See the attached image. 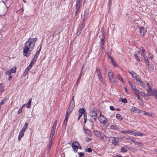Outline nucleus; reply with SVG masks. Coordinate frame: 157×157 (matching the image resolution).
Masks as SVG:
<instances>
[{
    "mask_svg": "<svg viewBox=\"0 0 157 157\" xmlns=\"http://www.w3.org/2000/svg\"><path fill=\"white\" fill-rule=\"evenodd\" d=\"M37 40V38H29L27 40L23 48V54L25 56L28 57L29 56L34 49Z\"/></svg>",
    "mask_w": 157,
    "mask_h": 157,
    "instance_id": "obj_1",
    "label": "nucleus"
},
{
    "mask_svg": "<svg viewBox=\"0 0 157 157\" xmlns=\"http://www.w3.org/2000/svg\"><path fill=\"white\" fill-rule=\"evenodd\" d=\"M140 50L142 52V56L143 57L144 62L147 64L149 67L154 69V66L151 62H149V59H152L153 58V55L150 53H149L148 55H146V52L145 49L143 47L140 48Z\"/></svg>",
    "mask_w": 157,
    "mask_h": 157,
    "instance_id": "obj_2",
    "label": "nucleus"
},
{
    "mask_svg": "<svg viewBox=\"0 0 157 157\" xmlns=\"http://www.w3.org/2000/svg\"><path fill=\"white\" fill-rule=\"evenodd\" d=\"M95 73H97V76L100 81L102 83H104L103 79L102 78V75L100 69L99 67L96 68L95 70Z\"/></svg>",
    "mask_w": 157,
    "mask_h": 157,
    "instance_id": "obj_3",
    "label": "nucleus"
},
{
    "mask_svg": "<svg viewBox=\"0 0 157 157\" xmlns=\"http://www.w3.org/2000/svg\"><path fill=\"white\" fill-rule=\"evenodd\" d=\"M94 133L95 135L101 140L104 141V139L105 137V136L103 133L97 131H94Z\"/></svg>",
    "mask_w": 157,
    "mask_h": 157,
    "instance_id": "obj_4",
    "label": "nucleus"
},
{
    "mask_svg": "<svg viewBox=\"0 0 157 157\" xmlns=\"http://www.w3.org/2000/svg\"><path fill=\"white\" fill-rule=\"evenodd\" d=\"M134 93L135 94L137 99L139 100H141L140 97V95L142 96H144L145 95V93L142 92L138 89L135 90V91L134 92Z\"/></svg>",
    "mask_w": 157,
    "mask_h": 157,
    "instance_id": "obj_5",
    "label": "nucleus"
},
{
    "mask_svg": "<svg viewBox=\"0 0 157 157\" xmlns=\"http://www.w3.org/2000/svg\"><path fill=\"white\" fill-rule=\"evenodd\" d=\"M72 147L75 152L77 151L78 149H82V147L80 144L77 141L74 142L72 144Z\"/></svg>",
    "mask_w": 157,
    "mask_h": 157,
    "instance_id": "obj_6",
    "label": "nucleus"
},
{
    "mask_svg": "<svg viewBox=\"0 0 157 157\" xmlns=\"http://www.w3.org/2000/svg\"><path fill=\"white\" fill-rule=\"evenodd\" d=\"M108 76L111 83H113L115 82V80L114 78L115 76L112 71H110L108 73Z\"/></svg>",
    "mask_w": 157,
    "mask_h": 157,
    "instance_id": "obj_7",
    "label": "nucleus"
},
{
    "mask_svg": "<svg viewBox=\"0 0 157 157\" xmlns=\"http://www.w3.org/2000/svg\"><path fill=\"white\" fill-rule=\"evenodd\" d=\"M147 92L149 95L154 96L155 98L157 99V90L148 89Z\"/></svg>",
    "mask_w": 157,
    "mask_h": 157,
    "instance_id": "obj_8",
    "label": "nucleus"
},
{
    "mask_svg": "<svg viewBox=\"0 0 157 157\" xmlns=\"http://www.w3.org/2000/svg\"><path fill=\"white\" fill-rule=\"evenodd\" d=\"M140 32L141 35L144 36L146 33L147 29L146 28L141 26V25H138Z\"/></svg>",
    "mask_w": 157,
    "mask_h": 157,
    "instance_id": "obj_9",
    "label": "nucleus"
},
{
    "mask_svg": "<svg viewBox=\"0 0 157 157\" xmlns=\"http://www.w3.org/2000/svg\"><path fill=\"white\" fill-rule=\"evenodd\" d=\"M129 134H131L132 135L134 136H146L145 134L143 133L139 132L138 131L136 132L132 130H130Z\"/></svg>",
    "mask_w": 157,
    "mask_h": 157,
    "instance_id": "obj_10",
    "label": "nucleus"
},
{
    "mask_svg": "<svg viewBox=\"0 0 157 157\" xmlns=\"http://www.w3.org/2000/svg\"><path fill=\"white\" fill-rule=\"evenodd\" d=\"M119 138L117 137H113L112 140V144L115 146H118L119 145Z\"/></svg>",
    "mask_w": 157,
    "mask_h": 157,
    "instance_id": "obj_11",
    "label": "nucleus"
},
{
    "mask_svg": "<svg viewBox=\"0 0 157 157\" xmlns=\"http://www.w3.org/2000/svg\"><path fill=\"white\" fill-rule=\"evenodd\" d=\"M57 124V120L55 121L51 131L50 134L54 135Z\"/></svg>",
    "mask_w": 157,
    "mask_h": 157,
    "instance_id": "obj_12",
    "label": "nucleus"
},
{
    "mask_svg": "<svg viewBox=\"0 0 157 157\" xmlns=\"http://www.w3.org/2000/svg\"><path fill=\"white\" fill-rule=\"evenodd\" d=\"M54 138V135H52L50 134L49 143L48 145V147L49 149H50L51 147L52 144L53 140Z\"/></svg>",
    "mask_w": 157,
    "mask_h": 157,
    "instance_id": "obj_13",
    "label": "nucleus"
},
{
    "mask_svg": "<svg viewBox=\"0 0 157 157\" xmlns=\"http://www.w3.org/2000/svg\"><path fill=\"white\" fill-rule=\"evenodd\" d=\"M89 115L94 119L96 118L97 113V112L94 110H91L89 112Z\"/></svg>",
    "mask_w": 157,
    "mask_h": 157,
    "instance_id": "obj_14",
    "label": "nucleus"
},
{
    "mask_svg": "<svg viewBox=\"0 0 157 157\" xmlns=\"http://www.w3.org/2000/svg\"><path fill=\"white\" fill-rule=\"evenodd\" d=\"M83 130L87 136L89 137L92 136V132L90 130L85 128H83Z\"/></svg>",
    "mask_w": 157,
    "mask_h": 157,
    "instance_id": "obj_15",
    "label": "nucleus"
},
{
    "mask_svg": "<svg viewBox=\"0 0 157 157\" xmlns=\"http://www.w3.org/2000/svg\"><path fill=\"white\" fill-rule=\"evenodd\" d=\"M85 26V20H82L79 25V29L80 31L79 32V34H80L84 28Z\"/></svg>",
    "mask_w": 157,
    "mask_h": 157,
    "instance_id": "obj_16",
    "label": "nucleus"
},
{
    "mask_svg": "<svg viewBox=\"0 0 157 157\" xmlns=\"http://www.w3.org/2000/svg\"><path fill=\"white\" fill-rule=\"evenodd\" d=\"M85 111V109H84L83 108H80L79 109L78 111V120H79L81 117L82 116V115L84 114V112Z\"/></svg>",
    "mask_w": 157,
    "mask_h": 157,
    "instance_id": "obj_17",
    "label": "nucleus"
},
{
    "mask_svg": "<svg viewBox=\"0 0 157 157\" xmlns=\"http://www.w3.org/2000/svg\"><path fill=\"white\" fill-rule=\"evenodd\" d=\"M98 119L101 123H105L107 121L106 118L103 116L101 115L98 117Z\"/></svg>",
    "mask_w": 157,
    "mask_h": 157,
    "instance_id": "obj_18",
    "label": "nucleus"
},
{
    "mask_svg": "<svg viewBox=\"0 0 157 157\" xmlns=\"http://www.w3.org/2000/svg\"><path fill=\"white\" fill-rule=\"evenodd\" d=\"M140 52L138 51H136L134 54V56L135 59L139 61H140V58L139 57L140 56Z\"/></svg>",
    "mask_w": 157,
    "mask_h": 157,
    "instance_id": "obj_19",
    "label": "nucleus"
},
{
    "mask_svg": "<svg viewBox=\"0 0 157 157\" xmlns=\"http://www.w3.org/2000/svg\"><path fill=\"white\" fill-rule=\"evenodd\" d=\"M74 107H72L71 106H69L67 110L66 115L69 116L70 114L71 113Z\"/></svg>",
    "mask_w": 157,
    "mask_h": 157,
    "instance_id": "obj_20",
    "label": "nucleus"
},
{
    "mask_svg": "<svg viewBox=\"0 0 157 157\" xmlns=\"http://www.w3.org/2000/svg\"><path fill=\"white\" fill-rule=\"evenodd\" d=\"M31 101H32L31 98H30L29 99V100L28 103L27 104H25L23 105L22 106V107H24L25 106L27 108H29L30 106Z\"/></svg>",
    "mask_w": 157,
    "mask_h": 157,
    "instance_id": "obj_21",
    "label": "nucleus"
},
{
    "mask_svg": "<svg viewBox=\"0 0 157 157\" xmlns=\"http://www.w3.org/2000/svg\"><path fill=\"white\" fill-rule=\"evenodd\" d=\"M138 84L143 88H145L146 87V82H143L141 80H140Z\"/></svg>",
    "mask_w": 157,
    "mask_h": 157,
    "instance_id": "obj_22",
    "label": "nucleus"
},
{
    "mask_svg": "<svg viewBox=\"0 0 157 157\" xmlns=\"http://www.w3.org/2000/svg\"><path fill=\"white\" fill-rule=\"evenodd\" d=\"M68 115H66L65 118L64 119L63 125L66 127L67 124V121L68 119Z\"/></svg>",
    "mask_w": 157,
    "mask_h": 157,
    "instance_id": "obj_23",
    "label": "nucleus"
},
{
    "mask_svg": "<svg viewBox=\"0 0 157 157\" xmlns=\"http://www.w3.org/2000/svg\"><path fill=\"white\" fill-rule=\"evenodd\" d=\"M143 115H146L147 116L153 117V114L151 113L147 112L145 111H143Z\"/></svg>",
    "mask_w": 157,
    "mask_h": 157,
    "instance_id": "obj_24",
    "label": "nucleus"
},
{
    "mask_svg": "<svg viewBox=\"0 0 157 157\" xmlns=\"http://www.w3.org/2000/svg\"><path fill=\"white\" fill-rule=\"evenodd\" d=\"M80 6V4H76L75 11V13L76 14H77V13H78V12L79 11V10Z\"/></svg>",
    "mask_w": 157,
    "mask_h": 157,
    "instance_id": "obj_25",
    "label": "nucleus"
},
{
    "mask_svg": "<svg viewBox=\"0 0 157 157\" xmlns=\"http://www.w3.org/2000/svg\"><path fill=\"white\" fill-rule=\"evenodd\" d=\"M24 133L20 131L18 137V139L19 140H20L21 138L24 136Z\"/></svg>",
    "mask_w": 157,
    "mask_h": 157,
    "instance_id": "obj_26",
    "label": "nucleus"
},
{
    "mask_svg": "<svg viewBox=\"0 0 157 157\" xmlns=\"http://www.w3.org/2000/svg\"><path fill=\"white\" fill-rule=\"evenodd\" d=\"M110 129H111L118 130L119 129V128L117 125L113 124L111 125Z\"/></svg>",
    "mask_w": 157,
    "mask_h": 157,
    "instance_id": "obj_27",
    "label": "nucleus"
},
{
    "mask_svg": "<svg viewBox=\"0 0 157 157\" xmlns=\"http://www.w3.org/2000/svg\"><path fill=\"white\" fill-rule=\"evenodd\" d=\"M129 73H130L131 75H132V78H134L136 76H137L138 75L134 71H132L130 72L129 71H128Z\"/></svg>",
    "mask_w": 157,
    "mask_h": 157,
    "instance_id": "obj_28",
    "label": "nucleus"
},
{
    "mask_svg": "<svg viewBox=\"0 0 157 157\" xmlns=\"http://www.w3.org/2000/svg\"><path fill=\"white\" fill-rule=\"evenodd\" d=\"M40 50H41V47L40 48L39 50L38 51H37V52H36V54H35V55L34 56V58H34L35 59H37L38 57V56H39Z\"/></svg>",
    "mask_w": 157,
    "mask_h": 157,
    "instance_id": "obj_29",
    "label": "nucleus"
},
{
    "mask_svg": "<svg viewBox=\"0 0 157 157\" xmlns=\"http://www.w3.org/2000/svg\"><path fill=\"white\" fill-rule=\"evenodd\" d=\"M4 90V86L2 83H0V91L1 93L3 92Z\"/></svg>",
    "mask_w": 157,
    "mask_h": 157,
    "instance_id": "obj_30",
    "label": "nucleus"
},
{
    "mask_svg": "<svg viewBox=\"0 0 157 157\" xmlns=\"http://www.w3.org/2000/svg\"><path fill=\"white\" fill-rule=\"evenodd\" d=\"M116 117L118 120L120 121H121L123 119V117L119 114H117L116 115Z\"/></svg>",
    "mask_w": 157,
    "mask_h": 157,
    "instance_id": "obj_31",
    "label": "nucleus"
},
{
    "mask_svg": "<svg viewBox=\"0 0 157 157\" xmlns=\"http://www.w3.org/2000/svg\"><path fill=\"white\" fill-rule=\"evenodd\" d=\"M127 148H128V147H122L121 148V151L122 152H126L127 151Z\"/></svg>",
    "mask_w": 157,
    "mask_h": 157,
    "instance_id": "obj_32",
    "label": "nucleus"
},
{
    "mask_svg": "<svg viewBox=\"0 0 157 157\" xmlns=\"http://www.w3.org/2000/svg\"><path fill=\"white\" fill-rule=\"evenodd\" d=\"M134 80H136L137 82V83H138L139 82H140V80H141L140 79V76L137 75V76H136L133 79Z\"/></svg>",
    "mask_w": 157,
    "mask_h": 157,
    "instance_id": "obj_33",
    "label": "nucleus"
},
{
    "mask_svg": "<svg viewBox=\"0 0 157 157\" xmlns=\"http://www.w3.org/2000/svg\"><path fill=\"white\" fill-rule=\"evenodd\" d=\"M136 145H138L139 147H143L144 146L143 144L141 142H136L135 144Z\"/></svg>",
    "mask_w": 157,
    "mask_h": 157,
    "instance_id": "obj_34",
    "label": "nucleus"
},
{
    "mask_svg": "<svg viewBox=\"0 0 157 157\" xmlns=\"http://www.w3.org/2000/svg\"><path fill=\"white\" fill-rule=\"evenodd\" d=\"M117 77L123 83H124V81L123 80L121 76L120 75V74H118L117 75Z\"/></svg>",
    "mask_w": 157,
    "mask_h": 157,
    "instance_id": "obj_35",
    "label": "nucleus"
},
{
    "mask_svg": "<svg viewBox=\"0 0 157 157\" xmlns=\"http://www.w3.org/2000/svg\"><path fill=\"white\" fill-rule=\"evenodd\" d=\"M105 42V38L104 36H103L102 38L101 39V44H104Z\"/></svg>",
    "mask_w": 157,
    "mask_h": 157,
    "instance_id": "obj_36",
    "label": "nucleus"
},
{
    "mask_svg": "<svg viewBox=\"0 0 157 157\" xmlns=\"http://www.w3.org/2000/svg\"><path fill=\"white\" fill-rule=\"evenodd\" d=\"M112 2L111 0H109L108 5V12H109V10L111 8V3Z\"/></svg>",
    "mask_w": 157,
    "mask_h": 157,
    "instance_id": "obj_37",
    "label": "nucleus"
},
{
    "mask_svg": "<svg viewBox=\"0 0 157 157\" xmlns=\"http://www.w3.org/2000/svg\"><path fill=\"white\" fill-rule=\"evenodd\" d=\"M137 108L136 107L132 106L130 110L131 111L134 112L135 113L136 110Z\"/></svg>",
    "mask_w": 157,
    "mask_h": 157,
    "instance_id": "obj_38",
    "label": "nucleus"
},
{
    "mask_svg": "<svg viewBox=\"0 0 157 157\" xmlns=\"http://www.w3.org/2000/svg\"><path fill=\"white\" fill-rule=\"evenodd\" d=\"M16 69L17 67H14L12 68L10 71H11L12 73H15L16 72Z\"/></svg>",
    "mask_w": 157,
    "mask_h": 157,
    "instance_id": "obj_39",
    "label": "nucleus"
},
{
    "mask_svg": "<svg viewBox=\"0 0 157 157\" xmlns=\"http://www.w3.org/2000/svg\"><path fill=\"white\" fill-rule=\"evenodd\" d=\"M7 100V98H4L3 100L1 101L0 102V104H1L2 105L3 104H4L5 102H6Z\"/></svg>",
    "mask_w": 157,
    "mask_h": 157,
    "instance_id": "obj_40",
    "label": "nucleus"
},
{
    "mask_svg": "<svg viewBox=\"0 0 157 157\" xmlns=\"http://www.w3.org/2000/svg\"><path fill=\"white\" fill-rule=\"evenodd\" d=\"M75 102L74 100H71L69 106H72V107H75Z\"/></svg>",
    "mask_w": 157,
    "mask_h": 157,
    "instance_id": "obj_41",
    "label": "nucleus"
},
{
    "mask_svg": "<svg viewBox=\"0 0 157 157\" xmlns=\"http://www.w3.org/2000/svg\"><path fill=\"white\" fill-rule=\"evenodd\" d=\"M129 130H127L126 131H121V133L125 134L126 133L127 134H129Z\"/></svg>",
    "mask_w": 157,
    "mask_h": 157,
    "instance_id": "obj_42",
    "label": "nucleus"
},
{
    "mask_svg": "<svg viewBox=\"0 0 157 157\" xmlns=\"http://www.w3.org/2000/svg\"><path fill=\"white\" fill-rule=\"evenodd\" d=\"M83 118L84 119V123L85 124L87 121V116L86 113L84 114Z\"/></svg>",
    "mask_w": 157,
    "mask_h": 157,
    "instance_id": "obj_43",
    "label": "nucleus"
},
{
    "mask_svg": "<svg viewBox=\"0 0 157 157\" xmlns=\"http://www.w3.org/2000/svg\"><path fill=\"white\" fill-rule=\"evenodd\" d=\"M101 48V50L102 52H104L105 50V48L104 47V44H101L100 45Z\"/></svg>",
    "mask_w": 157,
    "mask_h": 157,
    "instance_id": "obj_44",
    "label": "nucleus"
},
{
    "mask_svg": "<svg viewBox=\"0 0 157 157\" xmlns=\"http://www.w3.org/2000/svg\"><path fill=\"white\" fill-rule=\"evenodd\" d=\"M121 101L124 103H126L127 102V100L126 98L121 99Z\"/></svg>",
    "mask_w": 157,
    "mask_h": 157,
    "instance_id": "obj_45",
    "label": "nucleus"
},
{
    "mask_svg": "<svg viewBox=\"0 0 157 157\" xmlns=\"http://www.w3.org/2000/svg\"><path fill=\"white\" fill-rule=\"evenodd\" d=\"M128 83L129 84L131 88L134 85V84L132 82H131L130 81H128Z\"/></svg>",
    "mask_w": 157,
    "mask_h": 157,
    "instance_id": "obj_46",
    "label": "nucleus"
},
{
    "mask_svg": "<svg viewBox=\"0 0 157 157\" xmlns=\"http://www.w3.org/2000/svg\"><path fill=\"white\" fill-rule=\"evenodd\" d=\"M12 74V72H11V71L10 70H9L8 71H6V72L5 74L7 75H10L11 74Z\"/></svg>",
    "mask_w": 157,
    "mask_h": 157,
    "instance_id": "obj_47",
    "label": "nucleus"
},
{
    "mask_svg": "<svg viewBox=\"0 0 157 157\" xmlns=\"http://www.w3.org/2000/svg\"><path fill=\"white\" fill-rule=\"evenodd\" d=\"M28 124L27 123H25L23 128L27 129L28 128Z\"/></svg>",
    "mask_w": 157,
    "mask_h": 157,
    "instance_id": "obj_48",
    "label": "nucleus"
},
{
    "mask_svg": "<svg viewBox=\"0 0 157 157\" xmlns=\"http://www.w3.org/2000/svg\"><path fill=\"white\" fill-rule=\"evenodd\" d=\"M146 86H147L148 88H149L148 89H151V86L150 85V84L149 83H148L147 82H146Z\"/></svg>",
    "mask_w": 157,
    "mask_h": 157,
    "instance_id": "obj_49",
    "label": "nucleus"
},
{
    "mask_svg": "<svg viewBox=\"0 0 157 157\" xmlns=\"http://www.w3.org/2000/svg\"><path fill=\"white\" fill-rule=\"evenodd\" d=\"M131 89L132 91L134 92L135 91V90L137 89V88H136V86L134 85L131 88Z\"/></svg>",
    "mask_w": 157,
    "mask_h": 157,
    "instance_id": "obj_50",
    "label": "nucleus"
},
{
    "mask_svg": "<svg viewBox=\"0 0 157 157\" xmlns=\"http://www.w3.org/2000/svg\"><path fill=\"white\" fill-rule=\"evenodd\" d=\"M79 155V157H81L84 156V154L83 152H79L78 153Z\"/></svg>",
    "mask_w": 157,
    "mask_h": 157,
    "instance_id": "obj_51",
    "label": "nucleus"
},
{
    "mask_svg": "<svg viewBox=\"0 0 157 157\" xmlns=\"http://www.w3.org/2000/svg\"><path fill=\"white\" fill-rule=\"evenodd\" d=\"M36 59H35L34 58H33V59L32 60L31 62V63L33 64H35V63L36 62Z\"/></svg>",
    "mask_w": 157,
    "mask_h": 157,
    "instance_id": "obj_52",
    "label": "nucleus"
},
{
    "mask_svg": "<svg viewBox=\"0 0 157 157\" xmlns=\"http://www.w3.org/2000/svg\"><path fill=\"white\" fill-rule=\"evenodd\" d=\"M23 107H22V106L20 107V109H19L18 110V111H17V113H18V114H19L20 113H21L22 111V109L23 108Z\"/></svg>",
    "mask_w": 157,
    "mask_h": 157,
    "instance_id": "obj_53",
    "label": "nucleus"
},
{
    "mask_svg": "<svg viewBox=\"0 0 157 157\" xmlns=\"http://www.w3.org/2000/svg\"><path fill=\"white\" fill-rule=\"evenodd\" d=\"M141 110L138 109V108H137L135 112V113H140L141 112Z\"/></svg>",
    "mask_w": 157,
    "mask_h": 157,
    "instance_id": "obj_54",
    "label": "nucleus"
},
{
    "mask_svg": "<svg viewBox=\"0 0 157 157\" xmlns=\"http://www.w3.org/2000/svg\"><path fill=\"white\" fill-rule=\"evenodd\" d=\"M92 151V149L90 148H89L87 149H86V151H87L89 152H91Z\"/></svg>",
    "mask_w": 157,
    "mask_h": 157,
    "instance_id": "obj_55",
    "label": "nucleus"
},
{
    "mask_svg": "<svg viewBox=\"0 0 157 157\" xmlns=\"http://www.w3.org/2000/svg\"><path fill=\"white\" fill-rule=\"evenodd\" d=\"M87 142H90L91 141V139L88 137H86L85 138Z\"/></svg>",
    "mask_w": 157,
    "mask_h": 157,
    "instance_id": "obj_56",
    "label": "nucleus"
},
{
    "mask_svg": "<svg viewBox=\"0 0 157 157\" xmlns=\"http://www.w3.org/2000/svg\"><path fill=\"white\" fill-rule=\"evenodd\" d=\"M128 139H129V140L132 141L135 144L136 141H135L134 140H133V139L129 138H128Z\"/></svg>",
    "mask_w": 157,
    "mask_h": 157,
    "instance_id": "obj_57",
    "label": "nucleus"
},
{
    "mask_svg": "<svg viewBox=\"0 0 157 157\" xmlns=\"http://www.w3.org/2000/svg\"><path fill=\"white\" fill-rule=\"evenodd\" d=\"M109 108L111 110H115V109L114 108V107L113 106H109Z\"/></svg>",
    "mask_w": 157,
    "mask_h": 157,
    "instance_id": "obj_58",
    "label": "nucleus"
},
{
    "mask_svg": "<svg viewBox=\"0 0 157 157\" xmlns=\"http://www.w3.org/2000/svg\"><path fill=\"white\" fill-rule=\"evenodd\" d=\"M82 0H77L76 4L81 5L80 2H82Z\"/></svg>",
    "mask_w": 157,
    "mask_h": 157,
    "instance_id": "obj_59",
    "label": "nucleus"
},
{
    "mask_svg": "<svg viewBox=\"0 0 157 157\" xmlns=\"http://www.w3.org/2000/svg\"><path fill=\"white\" fill-rule=\"evenodd\" d=\"M29 70H28L26 68L24 72V74H25V75L27 74V73L29 72Z\"/></svg>",
    "mask_w": 157,
    "mask_h": 157,
    "instance_id": "obj_60",
    "label": "nucleus"
},
{
    "mask_svg": "<svg viewBox=\"0 0 157 157\" xmlns=\"http://www.w3.org/2000/svg\"><path fill=\"white\" fill-rule=\"evenodd\" d=\"M13 78L12 77L11 75H9V77L8 80L9 81L11 80Z\"/></svg>",
    "mask_w": 157,
    "mask_h": 157,
    "instance_id": "obj_61",
    "label": "nucleus"
},
{
    "mask_svg": "<svg viewBox=\"0 0 157 157\" xmlns=\"http://www.w3.org/2000/svg\"><path fill=\"white\" fill-rule=\"evenodd\" d=\"M113 65L114 67H117V64H116V62L114 61V62H112Z\"/></svg>",
    "mask_w": 157,
    "mask_h": 157,
    "instance_id": "obj_62",
    "label": "nucleus"
},
{
    "mask_svg": "<svg viewBox=\"0 0 157 157\" xmlns=\"http://www.w3.org/2000/svg\"><path fill=\"white\" fill-rule=\"evenodd\" d=\"M140 22L141 23V25H145V22L143 20H142V21H140Z\"/></svg>",
    "mask_w": 157,
    "mask_h": 157,
    "instance_id": "obj_63",
    "label": "nucleus"
},
{
    "mask_svg": "<svg viewBox=\"0 0 157 157\" xmlns=\"http://www.w3.org/2000/svg\"><path fill=\"white\" fill-rule=\"evenodd\" d=\"M26 130V129H25L22 128L21 130V131L24 133L25 131Z\"/></svg>",
    "mask_w": 157,
    "mask_h": 157,
    "instance_id": "obj_64",
    "label": "nucleus"
}]
</instances>
